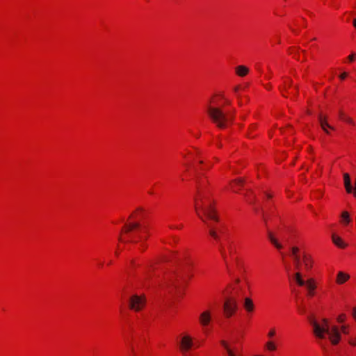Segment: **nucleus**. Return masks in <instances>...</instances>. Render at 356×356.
Masks as SVG:
<instances>
[{
    "label": "nucleus",
    "instance_id": "obj_1",
    "mask_svg": "<svg viewBox=\"0 0 356 356\" xmlns=\"http://www.w3.org/2000/svg\"><path fill=\"white\" fill-rule=\"evenodd\" d=\"M310 324L313 327V333L318 345L325 349L326 344L324 340L327 339L333 346L337 345L341 339V333L348 334V325H342L340 327L335 325H330L327 318H323L321 322L310 319Z\"/></svg>",
    "mask_w": 356,
    "mask_h": 356
},
{
    "label": "nucleus",
    "instance_id": "obj_2",
    "mask_svg": "<svg viewBox=\"0 0 356 356\" xmlns=\"http://www.w3.org/2000/svg\"><path fill=\"white\" fill-rule=\"evenodd\" d=\"M197 197L194 199L195 210L198 217L209 227V234L215 239H218L216 231L211 229L209 220L218 222V217L213 206L212 200L207 196L202 186L200 184L197 188Z\"/></svg>",
    "mask_w": 356,
    "mask_h": 356
},
{
    "label": "nucleus",
    "instance_id": "obj_3",
    "mask_svg": "<svg viewBox=\"0 0 356 356\" xmlns=\"http://www.w3.org/2000/svg\"><path fill=\"white\" fill-rule=\"evenodd\" d=\"M207 112L210 119L218 128L224 129L229 122L232 123L234 121L233 115H229L222 108L211 106V104L207 106Z\"/></svg>",
    "mask_w": 356,
    "mask_h": 356
},
{
    "label": "nucleus",
    "instance_id": "obj_4",
    "mask_svg": "<svg viewBox=\"0 0 356 356\" xmlns=\"http://www.w3.org/2000/svg\"><path fill=\"white\" fill-rule=\"evenodd\" d=\"M295 280L299 286H305L307 289V294L309 296H312L314 294V290L316 289V286L314 284V281L313 279H309L307 281H305L302 278V275L300 272H297L294 275Z\"/></svg>",
    "mask_w": 356,
    "mask_h": 356
},
{
    "label": "nucleus",
    "instance_id": "obj_5",
    "mask_svg": "<svg viewBox=\"0 0 356 356\" xmlns=\"http://www.w3.org/2000/svg\"><path fill=\"white\" fill-rule=\"evenodd\" d=\"M238 308L237 301L234 298H227L223 305L224 312L227 317L232 316Z\"/></svg>",
    "mask_w": 356,
    "mask_h": 356
},
{
    "label": "nucleus",
    "instance_id": "obj_6",
    "mask_svg": "<svg viewBox=\"0 0 356 356\" xmlns=\"http://www.w3.org/2000/svg\"><path fill=\"white\" fill-rule=\"evenodd\" d=\"M145 305V299L143 296L134 295L130 298V309L135 311H140Z\"/></svg>",
    "mask_w": 356,
    "mask_h": 356
},
{
    "label": "nucleus",
    "instance_id": "obj_7",
    "mask_svg": "<svg viewBox=\"0 0 356 356\" xmlns=\"http://www.w3.org/2000/svg\"><path fill=\"white\" fill-rule=\"evenodd\" d=\"M193 343L192 338L189 335H184L181 340L180 348L182 353L186 355V353L191 348ZM186 356V355H185Z\"/></svg>",
    "mask_w": 356,
    "mask_h": 356
},
{
    "label": "nucleus",
    "instance_id": "obj_8",
    "mask_svg": "<svg viewBox=\"0 0 356 356\" xmlns=\"http://www.w3.org/2000/svg\"><path fill=\"white\" fill-rule=\"evenodd\" d=\"M267 236L270 242L275 247V248L277 250H282L283 248L282 244L278 241L273 232L268 230Z\"/></svg>",
    "mask_w": 356,
    "mask_h": 356
},
{
    "label": "nucleus",
    "instance_id": "obj_9",
    "mask_svg": "<svg viewBox=\"0 0 356 356\" xmlns=\"http://www.w3.org/2000/svg\"><path fill=\"white\" fill-rule=\"evenodd\" d=\"M211 320V312L209 311L203 312L200 314V318H199L200 323L203 327H205L207 325H209Z\"/></svg>",
    "mask_w": 356,
    "mask_h": 356
},
{
    "label": "nucleus",
    "instance_id": "obj_10",
    "mask_svg": "<svg viewBox=\"0 0 356 356\" xmlns=\"http://www.w3.org/2000/svg\"><path fill=\"white\" fill-rule=\"evenodd\" d=\"M318 121L320 122V124H321V128L323 129V131L326 133V134H329V131L327 129V128H330L331 129H334V128L332 127H331L327 122V119L325 117H324L321 113H320L318 115Z\"/></svg>",
    "mask_w": 356,
    "mask_h": 356
},
{
    "label": "nucleus",
    "instance_id": "obj_11",
    "mask_svg": "<svg viewBox=\"0 0 356 356\" xmlns=\"http://www.w3.org/2000/svg\"><path fill=\"white\" fill-rule=\"evenodd\" d=\"M343 181L345 188L348 193H352L353 191V188L351 185L350 177L348 173L343 174Z\"/></svg>",
    "mask_w": 356,
    "mask_h": 356
},
{
    "label": "nucleus",
    "instance_id": "obj_12",
    "mask_svg": "<svg viewBox=\"0 0 356 356\" xmlns=\"http://www.w3.org/2000/svg\"><path fill=\"white\" fill-rule=\"evenodd\" d=\"M332 242L339 248H345L347 247V244L342 240V238L336 234L332 235Z\"/></svg>",
    "mask_w": 356,
    "mask_h": 356
},
{
    "label": "nucleus",
    "instance_id": "obj_13",
    "mask_svg": "<svg viewBox=\"0 0 356 356\" xmlns=\"http://www.w3.org/2000/svg\"><path fill=\"white\" fill-rule=\"evenodd\" d=\"M350 278V275L342 271H340L337 274V282L339 284H342L346 282Z\"/></svg>",
    "mask_w": 356,
    "mask_h": 356
},
{
    "label": "nucleus",
    "instance_id": "obj_14",
    "mask_svg": "<svg viewBox=\"0 0 356 356\" xmlns=\"http://www.w3.org/2000/svg\"><path fill=\"white\" fill-rule=\"evenodd\" d=\"M243 307L247 312H252L254 308V305L252 299L250 298H245L244 299Z\"/></svg>",
    "mask_w": 356,
    "mask_h": 356
},
{
    "label": "nucleus",
    "instance_id": "obj_15",
    "mask_svg": "<svg viewBox=\"0 0 356 356\" xmlns=\"http://www.w3.org/2000/svg\"><path fill=\"white\" fill-rule=\"evenodd\" d=\"M249 72V69L244 65H239L236 67V73L239 76H245Z\"/></svg>",
    "mask_w": 356,
    "mask_h": 356
},
{
    "label": "nucleus",
    "instance_id": "obj_16",
    "mask_svg": "<svg viewBox=\"0 0 356 356\" xmlns=\"http://www.w3.org/2000/svg\"><path fill=\"white\" fill-rule=\"evenodd\" d=\"M140 227V224L138 222H131L126 224L123 227V231L125 233H129L132 231L134 229L138 228Z\"/></svg>",
    "mask_w": 356,
    "mask_h": 356
},
{
    "label": "nucleus",
    "instance_id": "obj_17",
    "mask_svg": "<svg viewBox=\"0 0 356 356\" xmlns=\"http://www.w3.org/2000/svg\"><path fill=\"white\" fill-rule=\"evenodd\" d=\"M303 263L305 264V268L309 270L312 268V261L311 257L307 254L303 255Z\"/></svg>",
    "mask_w": 356,
    "mask_h": 356
},
{
    "label": "nucleus",
    "instance_id": "obj_18",
    "mask_svg": "<svg viewBox=\"0 0 356 356\" xmlns=\"http://www.w3.org/2000/svg\"><path fill=\"white\" fill-rule=\"evenodd\" d=\"M292 86H293L292 80L291 79H289L288 81H284L283 87H280V90L281 91V92L282 93V95L284 97H285V95L284 94V91H287L288 87H291Z\"/></svg>",
    "mask_w": 356,
    "mask_h": 356
},
{
    "label": "nucleus",
    "instance_id": "obj_19",
    "mask_svg": "<svg viewBox=\"0 0 356 356\" xmlns=\"http://www.w3.org/2000/svg\"><path fill=\"white\" fill-rule=\"evenodd\" d=\"M219 250H220V254L226 264L227 268L228 271L229 272V266H228L227 261V253H226L225 249L222 245H220Z\"/></svg>",
    "mask_w": 356,
    "mask_h": 356
},
{
    "label": "nucleus",
    "instance_id": "obj_20",
    "mask_svg": "<svg viewBox=\"0 0 356 356\" xmlns=\"http://www.w3.org/2000/svg\"><path fill=\"white\" fill-rule=\"evenodd\" d=\"M165 286L168 288H170V286H173L175 289H178V284L176 283L175 280L174 279H170L167 278L165 281Z\"/></svg>",
    "mask_w": 356,
    "mask_h": 356
},
{
    "label": "nucleus",
    "instance_id": "obj_21",
    "mask_svg": "<svg viewBox=\"0 0 356 356\" xmlns=\"http://www.w3.org/2000/svg\"><path fill=\"white\" fill-rule=\"evenodd\" d=\"M220 343L223 346V347L226 349L229 356H236L234 351L229 348V346L225 341H221Z\"/></svg>",
    "mask_w": 356,
    "mask_h": 356
},
{
    "label": "nucleus",
    "instance_id": "obj_22",
    "mask_svg": "<svg viewBox=\"0 0 356 356\" xmlns=\"http://www.w3.org/2000/svg\"><path fill=\"white\" fill-rule=\"evenodd\" d=\"M341 217L343 218V223L344 225H347V224H348L350 222V216H349V213L347 211H343L341 213Z\"/></svg>",
    "mask_w": 356,
    "mask_h": 356
},
{
    "label": "nucleus",
    "instance_id": "obj_23",
    "mask_svg": "<svg viewBox=\"0 0 356 356\" xmlns=\"http://www.w3.org/2000/svg\"><path fill=\"white\" fill-rule=\"evenodd\" d=\"M266 347L268 350H270V351H273L276 349V346H275V343L271 341H268L266 343Z\"/></svg>",
    "mask_w": 356,
    "mask_h": 356
},
{
    "label": "nucleus",
    "instance_id": "obj_24",
    "mask_svg": "<svg viewBox=\"0 0 356 356\" xmlns=\"http://www.w3.org/2000/svg\"><path fill=\"white\" fill-rule=\"evenodd\" d=\"M293 261H294L295 268L297 270H299L300 267V257H295V258H293Z\"/></svg>",
    "mask_w": 356,
    "mask_h": 356
},
{
    "label": "nucleus",
    "instance_id": "obj_25",
    "mask_svg": "<svg viewBox=\"0 0 356 356\" xmlns=\"http://www.w3.org/2000/svg\"><path fill=\"white\" fill-rule=\"evenodd\" d=\"M346 319V315L345 314H341L337 318V321L339 323H343Z\"/></svg>",
    "mask_w": 356,
    "mask_h": 356
},
{
    "label": "nucleus",
    "instance_id": "obj_26",
    "mask_svg": "<svg viewBox=\"0 0 356 356\" xmlns=\"http://www.w3.org/2000/svg\"><path fill=\"white\" fill-rule=\"evenodd\" d=\"M298 251H299V249L297 247H293L291 248V253H292L293 258H295V257H300L298 254Z\"/></svg>",
    "mask_w": 356,
    "mask_h": 356
},
{
    "label": "nucleus",
    "instance_id": "obj_27",
    "mask_svg": "<svg viewBox=\"0 0 356 356\" xmlns=\"http://www.w3.org/2000/svg\"><path fill=\"white\" fill-rule=\"evenodd\" d=\"M275 335V330L274 328H272L270 330V331L268 333V337L269 338H272Z\"/></svg>",
    "mask_w": 356,
    "mask_h": 356
},
{
    "label": "nucleus",
    "instance_id": "obj_28",
    "mask_svg": "<svg viewBox=\"0 0 356 356\" xmlns=\"http://www.w3.org/2000/svg\"><path fill=\"white\" fill-rule=\"evenodd\" d=\"M356 58V54L355 53H352L348 57V59L352 62V61H354Z\"/></svg>",
    "mask_w": 356,
    "mask_h": 356
},
{
    "label": "nucleus",
    "instance_id": "obj_29",
    "mask_svg": "<svg viewBox=\"0 0 356 356\" xmlns=\"http://www.w3.org/2000/svg\"><path fill=\"white\" fill-rule=\"evenodd\" d=\"M227 248H228V250H229V254H230V255H232V254H233V253H234V248H233L232 245L231 243H230V244H229V245H228Z\"/></svg>",
    "mask_w": 356,
    "mask_h": 356
},
{
    "label": "nucleus",
    "instance_id": "obj_30",
    "mask_svg": "<svg viewBox=\"0 0 356 356\" xmlns=\"http://www.w3.org/2000/svg\"><path fill=\"white\" fill-rule=\"evenodd\" d=\"M343 120L350 124H354L353 120L349 117H345Z\"/></svg>",
    "mask_w": 356,
    "mask_h": 356
},
{
    "label": "nucleus",
    "instance_id": "obj_31",
    "mask_svg": "<svg viewBox=\"0 0 356 356\" xmlns=\"http://www.w3.org/2000/svg\"><path fill=\"white\" fill-rule=\"evenodd\" d=\"M243 183V180L241 179H236L234 181V184L237 186H242Z\"/></svg>",
    "mask_w": 356,
    "mask_h": 356
},
{
    "label": "nucleus",
    "instance_id": "obj_32",
    "mask_svg": "<svg viewBox=\"0 0 356 356\" xmlns=\"http://www.w3.org/2000/svg\"><path fill=\"white\" fill-rule=\"evenodd\" d=\"M348 342L352 346H356V337L354 339H350Z\"/></svg>",
    "mask_w": 356,
    "mask_h": 356
},
{
    "label": "nucleus",
    "instance_id": "obj_33",
    "mask_svg": "<svg viewBox=\"0 0 356 356\" xmlns=\"http://www.w3.org/2000/svg\"><path fill=\"white\" fill-rule=\"evenodd\" d=\"M352 316H353V318L356 320V307H353V310H352Z\"/></svg>",
    "mask_w": 356,
    "mask_h": 356
},
{
    "label": "nucleus",
    "instance_id": "obj_34",
    "mask_svg": "<svg viewBox=\"0 0 356 356\" xmlns=\"http://www.w3.org/2000/svg\"><path fill=\"white\" fill-rule=\"evenodd\" d=\"M347 75H348V74L346 72H343L341 74H340L339 77L341 79L343 80L346 78Z\"/></svg>",
    "mask_w": 356,
    "mask_h": 356
},
{
    "label": "nucleus",
    "instance_id": "obj_35",
    "mask_svg": "<svg viewBox=\"0 0 356 356\" xmlns=\"http://www.w3.org/2000/svg\"><path fill=\"white\" fill-rule=\"evenodd\" d=\"M261 210L262 217H263L264 220V223L266 225V218L264 211L262 209H261Z\"/></svg>",
    "mask_w": 356,
    "mask_h": 356
},
{
    "label": "nucleus",
    "instance_id": "obj_36",
    "mask_svg": "<svg viewBox=\"0 0 356 356\" xmlns=\"http://www.w3.org/2000/svg\"><path fill=\"white\" fill-rule=\"evenodd\" d=\"M354 195L356 197V179H355V188H353V191Z\"/></svg>",
    "mask_w": 356,
    "mask_h": 356
},
{
    "label": "nucleus",
    "instance_id": "obj_37",
    "mask_svg": "<svg viewBox=\"0 0 356 356\" xmlns=\"http://www.w3.org/2000/svg\"><path fill=\"white\" fill-rule=\"evenodd\" d=\"M339 115H340L341 119L344 120V118L346 116L343 115V113L341 111L339 113Z\"/></svg>",
    "mask_w": 356,
    "mask_h": 356
},
{
    "label": "nucleus",
    "instance_id": "obj_38",
    "mask_svg": "<svg viewBox=\"0 0 356 356\" xmlns=\"http://www.w3.org/2000/svg\"><path fill=\"white\" fill-rule=\"evenodd\" d=\"M234 260L235 261V264H236V266H239V261H238V259L237 258H235L234 259Z\"/></svg>",
    "mask_w": 356,
    "mask_h": 356
},
{
    "label": "nucleus",
    "instance_id": "obj_39",
    "mask_svg": "<svg viewBox=\"0 0 356 356\" xmlns=\"http://www.w3.org/2000/svg\"><path fill=\"white\" fill-rule=\"evenodd\" d=\"M236 186H237V188H239L241 186H237V185H236L234 183L232 185V187L233 188H235V187H236Z\"/></svg>",
    "mask_w": 356,
    "mask_h": 356
},
{
    "label": "nucleus",
    "instance_id": "obj_40",
    "mask_svg": "<svg viewBox=\"0 0 356 356\" xmlns=\"http://www.w3.org/2000/svg\"><path fill=\"white\" fill-rule=\"evenodd\" d=\"M238 89H239V87H238V86H236V87H235V88H234V91H235L236 92H238Z\"/></svg>",
    "mask_w": 356,
    "mask_h": 356
},
{
    "label": "nucleus",
    "instance_id": "obj_41",
    "mask_svg": "<svg viewBox=\"0 0 356 356\" xmlns=\"http://www.w3.org/2000/svg\"><path fill=\"white\" fill-rule=\"evenodd\" d=\"M353 26L356 28V18L353 20Z\"/></svg>",
    "mask_w": 356,
    "mask_h": 356
},
{
    "label": "nucleus",
    "instance_id": "obj_42",
    "mask_svg": "<svg viewBox=\"0 0 356 356\" xmlns=\"http://www.w3.org/2000/svg\"><path fill=\"white\" fill-rule=\"evenodd\" d=\"M266 196L268 198L272 197V195L270 194H266Z\"/></svg>",
    "mask_w": 356,
    "mask_h": 356
},
{
    "label": "nucleus",
    "instance_id": "obj_43",
    "mask_svg": "<svg viewBox=\"0 0 356 356\" xmlns=\"http://www.w3.org/2000/svg\"><path fill=\"white\" fill-rule=\"evenodd\" d=\"M240 282V280L238 278L236 279V283H239Z\"/></svg>",
    "mask_w": 356,
    "mask_h": 356
},
{
    "label": "nucleus",
    "instance_id": "obj_44",
    "mask_svg": "<svg viewBox=\"0 0 356 356\" xmlns=\"http://www.w3.org/2000/svg\"><path fill=\"white\" fill-rule=\"evenodd\" d=\"M254 200L250 201V204H254Z\"/></svg>",
    "mask_w": 356,
    "mask_h": 356
},
{
    "label": "nucleus",
    "instance_id": "obj_45",
    "mask_svg": "<svg viewBox=\"0 0 356 356\" xmlns=\"http://www.w3.org/2000/svg\"><path fill=\"white\" fill-rule=\"evenodd\" d=\"M129 241L131 242V243H136L137 242L136 241H133V240H131Z\"/></svg>",
    "mask_w": 356,
    "mask_h": 356
},
{
    "label": "nucleus",
    "instance_id": "obj_46",
    "mask_svg": "<svg viewBox=\"0 0 356 356\" xmlns=\"http://www.w3.org/2000/svg\"><path fill=\"white\" fill-rule=\"evenodd\" d=\"M226 103H227V104H230V102H229V101H227V102H226Z\"/></svg>",
    "mask_w": 356,
    "mask_h": 356
},
{
    "label": "nucleus",
    "instance_id": "obj_47",
    "mask_svg": "<svg viewBox=\"0 0 356 356\" xmlns=\"http://www.w3.org/2000/svg\"><path fill=\"white\" fill-rule=\"evenodd\" d=\"M301 312H305V309H304V308H302V309H301Z\"/></svg>",
    "mask_w": 356,
    "mask_h": 356
},
{
    "label": "nucleus",
    "instance_id": "obj_48",
    "mask_svg": "<svg viewBox=\"0 0 356 356\" xmlns=\"http://www.w3.org/2000/svg\"><path fill=\"white\" fill-rule=\"evenodd\" d=\"M295 88H296V90H298V86H295Z\"/></svg>",
    "mask_w": 356,
    "mask_h": 356
},
{
    "label": "nucleus",
    "instance_id": "obj_49",
    "mask_svg": "<svg viewBox=\"0 0 356 356\" xmlns=\"http://www.w3.org/2000/svg\"><path fill=\"white\" fill-rule=\"evenodd\" d=\"M255 211H259V209L255 208Z\"/></svg>",
    "mask_w": 356,
    "mask_h": 356
}]
</instances>
